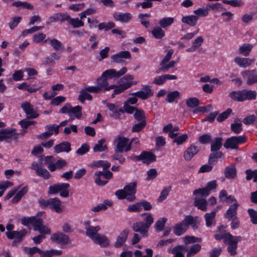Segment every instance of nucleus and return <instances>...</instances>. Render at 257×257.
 I'll list each match as a JSON object with an SVG mask.
<instances>
[{
    "instance_id": "obj_15",
    "label": "nucleus",
    "mask_w": 257,
    "mask_h": 257,
    "mask_svg": "<svg viewBox=\"0 0 257 257\" xmlns=\"http://www.w3.org/2000/svg\"><path fill=\"white\" fill-rule=\"evenodd\" d=\"M83 224L86 230V235L92 239L95 236V235L98 234L97 233L100 229L99 226H91L90 225V221L87 220L84 221Z\"/></svg>"
},
{
    "instance_id": "obj_55",
    "label": "nucleus",
    "mask_w": 257,
    "mask_h": 257,
    "mask_svg": "<svg viewBox=\"0 0 257 257\" xmlns=\"http://www.w3.org/2000/svg\"><path fill=\"white\" fill-rule=\"evenodd\" d=\"M186 103L188 107L194 108L199 105V100L196 97H191L186 100Z\"/></svg>"
},
{
    "instance_id": "obj_7",
    "label": "nucleus",
    "mask_w": 257,
    "mask_h": 257,
    "mask_svg": "<svg viewBox=\"0 0 257 257\" xmlns=\"http://www.w3.org/2000/svg\"><path fill=\"white\" fill-rule=\"evenodd\" d=\"M246 140L247 138L244 136L232 137L226 139L223 146L226 149H237L238 145L245 143Z\"/></svg>"
},
{
    "instance_id": "obj_64",
    "label": "nucleus",
    "mask_w": 257,
    "mask_h": 257,
    "mask_svg": "<svg viewBox=\"0 0 257 257\" xmlns=\"http://www.w3.org/2000/svg\"><path fill=\"white\" fill-rule=\"evenodd\" d=\"M198 141L202 144H208L211 141V136L209 134L203 135L199 137Z\"/></svg>"
},
{
    "instance_id": "obj_46",
    "label": "nucleus",
    "mask_w": 257,
    "mask_h": 257,
    "mask_svg": "<svg viewBox=\"0 0 257 257\" xmlns=\"http://www.w3.org/2000/svg\"><path fill=\"white\" fill-rule=\"evenodd\" d=\"M49 43L55 51H62L64 50L63 44L58 40L53 39L49 40Z\"/></svg>"
},
{
    "instance_id": "obj_33",
    "label": "nucleus",
    "mask_w": 257,
    "mask_h": 257,
    "mask_svg": "<svg viewBox=\"0 0 257 257\" xmlns=\"http://www.w3.org/2000/svg\"><path fill=\"white\" fill-rule=\"evenodd\" d=\"M252 48L253 46L251 44L249 43H244L239 47V53L244 56H247L249 55Z\"/></svg>"
},
{
    "instance_id": "obj_43",
    "label": "nucleus",
    "mask_w": 257,
    "mask_h": 257,
    "mask_svg": "<svg viewBox=\"0 0 257 257\" xmlns=\"http://www.w3.org/2000/svg\"><path fill=\"white\" fill-rule=\"evenodd\" d=\"M112 204V203L111 201L108 200H105L103 202V203L99 204L94 207L92 208V211L93 212H98L100 210H105L107 209V206H110Z\"/></svg>"
},
{
    "instance_id": "obj_34",
    "label": "nucleus",
    "mask_w": 257,
    "mask_h": 257,
    "mask_svg": "<svg viewBox=\"0 0 257 257\" xmlns=\"http://www.w3.org/2000/svg\"><path fill=\"white\" fill-rule=\"evenodd\" d=\"M194 205L202 211L207 210V202L206 199L195 197L194 200Z\"/></svg>"
},
{
    "instance_id": "obj_27",
    "label": "nucleus",
    "mask_w": 257,
    "mask_h": 257,
    "mask_svg": "<svg viewBox=\"0 0 257 257\" xmlns=\"http://www.w3.org/2000/svg\"><path fill=\"white\" fill-rule=\"evenodd\" d=\"M96 83L100 89L101 92L110 90V85H108V80L103 77L102 75L97 78Z\"/></svg>"
},
{
    "instance_id": "obj_62",
    "label": "nucleus",
    "mask_w": 257,
    "mask_h": 257,
    "mask_svg": "<svg viewBox=\"0 0 257 257\" xmlns=\"http://www.w3.org/2000/svg\"><path fill=\"white\" fill-rule=\"evenodd\" d=\"M247 212L250 218V221L253 224H257V212L253 209H248Z\"/></svg>"
},
{
    "instance_id": "obj_26",
    "label": "nucleus",
    "mask_w": 257,
    "mask_h": 257,
    "mask_svg": "<svg viewBox=\"0 0 257 257\" xmlns=\"http://www.w3.org/2000/svg\"><path fill=\"white\" fill-rule=\"evenodd\" d=\"M70 186L68 183H57L53 186H50L49 188V194H56L60 192V190L65 188H69Z\"/></svg>"
},
{
    "instance_id": "obj_42",
    "label": "nucleus",
    "mask_w": 257,
    "mask_h": 257,
    "mask_svg": "<svg viewBox=\"0 0 257 257\" xmlns=\"http://www.w3.org/2000/svg\"><path fill=\"white\" fill-rule=\"evenodd\" d=\"M210 154L208 162L209 164H212L217 159L221 158L223 156V153L219 151H211Z\"/></svg>"
},
{
    "instance_id": "obj_54",
    "label": "nucleus",
    "mask_w": 257,
    "mask_h": 257,
    "mask_svg": "<svg viewBox=\"0 0 257 257\" xmlns=\"http://www.w3.org/2000/svg\"><path fill=\"white\" fill-rule=\"evenodd\" d=\"M146 120H143L139 123L135 124L132 128V132H139L146 125Z\"/></svg>"
},
{
    "instance_id": "obj_53",
    "label": "nucleus",
    "mask_w": 257,
    "mask_h": 257,
    "mask_svg": "<svg viewBox=\"0 0 257 257\" xmlns=\"http://www.w3.org/2000/svg\"><path fill=\"white\" fill-rule=\"evenodd\" d=\"M68 23L72 25L74 28H78L84 26V23L81 20H79L78 18H71L70 17Z\"/></svg>"
},
{
    "instance_id": "obj_59",
    "label": "nucleus",
    "mask_w": 257,
    "mask_h": 257,
    "mask_svg": "<svg viewBox=\"0 0 257 257\" xmlns=\"http://www.w3.org/2000/svg\"><path fill=\"white\" fill-rule=\"evenodd\" d=\"M180 96V93L179 91L176 90L169 93L167 96L166 99V101L168 102L172 103L174 101L175 99Z\"/></svg>"
},
{
    "instance_id": "obj_61",
    "label": "nucleus",
    "mask_w": 257,
    "mask_h": 257,
    "mask_svg": "<svg viewBox=\"0 0 257 257\" xmlns=\"http://www.w3.org/2000/svg\"><path fill=\"white\" fill-rule=\"evenodd\" d=\"M232 112L230 108H228L225 111L220 114L217 118V120L219 122H222L226 119Z\"/></svg>"
},
{
    "instance_id": "obj_40",
    "label": "nucleus",
    "mask_w": 257,
    "mask_h": 257,
    "mask_svg": "<svg viewBox=\"0 0 257 257\" xmlns=\"http://www.w3.org/2000/svg\"><path fill=\"white\" fill-rule=\"evenodd\" d=\"M222 140L221 137L215 138L211 144V151H219L222 146Z\"/></svg>"
},
{
    "instance_id": "obj_25",
    "label": "nucleus",
    "mask_w": 257,
    "mask_h": 257,
    "mask_svg": "<svg viewBox=\"0 0 257 257\" xmlns=\"http://www.w3.org/2000/svg\"><path fill=\"white\" fill-rule=\"evenodd\" d=\"M133 82H126L120 85H110V89H114V94H118L123 92L126 89L131 87Z\"/></svg>"
},
{
    "instance_id": "obj_6",
    "label": "nucleus",
    "mask_w": 257,
    "mask_h": 257,
    "mask_svg": "<svg viewBox=\"0 0 257 257\" xmlns=\"http://www.w3.org/2000/svg\"><path fill=\"white\" fill-rule=\"evenodd\" d=\"M227 237L224 240V242L228 245L227 251L229 253L234 256L236 254V249L238 242L242 240L240 236H233L229 232L227 234Z\"/></svg>"
},
{
    "instance_id": "obj_35",
    "label": "nucleus",
    "mask_w": 257,
    "mask_h": 257,
    "mask_svg": "<svg viewBox=\"0 0 257 257\" xmlns=\"http://www.w3.org/2000/svg\"><path fill=\"white\" fill-rule=\"evenodd\" d=\"M236 175V170L232 165L226 167L224 170V175L227 179L234 178Z\"/></svg>"
},
{
    "instance_id": "obj_23",
    "label": "nucleus",
    "mask_w": 257,
    "mask_h": 257,
    "mask_svg": "<svg viewBox=\"0 0 257 257\" xmlns=\"http://www.w3.org/2000/svg\"><path fill=\"white\" fill-rule=\"evenodd\" d=\"M185 251L187 252L186 257H192L197 254L201 249V246L199 244H194L189 247L184 245Z\"/></svg>"
},
{
    "instance_id": "obj_4",
    "label": "nucleus",
    "mask_w": 257,
    "mask_h": 257,
    "mask_svg": "<svg viewBox=\"0 0 257 257\" xmlns=\"http://www.w3.org/2000/svg\"><path fill=\"white\" fill-rule=\"evenodd\" d=\"M40 206L43 208H49L57 213H61L64 210L62 201L57 197L50 198L48 200L40 199L38 201Z\"/></svg>"
},
{
    "instance_id": "obj_57",
    "label": "nucleus",
    "mask_w": 257,
    "mask_h": 257,
    "mask_svg": "<svg viewBox=\"0 0 257 257\" xmlns=\"http://www.w3.org/2000/svg\"><path fill=\"white\" fill-rule=\"evenodd\" d=\"M167 219L165 217L160 218L156 221L155 225L156 230L157 231H160L163 230L165 226V223L166 222Z\"/></svg>"
},
{
    "instance_id": "obj_16",
    "label": "nucleus",
    "mask_w": 257,
    "mask_h": 257,
    "mask_svg": "<svg viewBox=\"0 0 257 257\" xmlns=\"http://www.w3.org/2000/svg\"><path fill=\"white\" fill-rule=\"evenodd\" d=\"M51 239L52 241L62 245L67 244L70 241L68 236L59 232L53 234L51 236Z\"/></svg>"
},
{
    "instance_id": "obj_37",
    "label": "nucleus",
    "mask_w": 257,
    "mask_h": 257,
    "mask_svg": "<svg viewBox=\"0 0 257 257\" xmlns=\"http://www.w3.org/2000/svg\"><path fill=\"white\" fill-rule=\"evenodd\" d=\"M91 168L102 167L103 170H106L110 166V163L106 161H93L90 164Z\"/></svg>"
},
{
    "instance_id": "obj_13",
    "label": "nucleus",
    "mask_w": 257,
    "mask_h": 257,
    "mask_svg": "<svg viewBox=\"0 0 257 257\" xmlns=\"http://www.w3.org/2000/svg\"><path fill=\"white\" fill-rule=\"evenodd\" d=\"M131 58V54L128 51H122L115 55H112L110 57L111 63H122L124 62V59H130Z\"/></svg>"
},
{
    "instance_id": "obj_50",
    "label": "nucleus",
    "mask_w": 257,
    "mask_h": 257,
    "mask_svg": "<svg viewBox=\"0 0 257 257\" xmlns=\"http://www.w3.org/2000/svg\"><path fill=\"white\" fill-rule=\"evenodd\" d=\"M87 91L85 90H82L80 91V94L78 96L79 100L83 103L85 100H91L92 99V96L90 94L88 93Z\"/></svg>"
},
{
    "instance_id": "obj_18",
    "label": "nucleus",
    "mask_w": 257,
    "mask_h": 257,
    "mask_svg": "<svg viewBox=\"0 0 257 257\" xmlns=\"http://www.w3.org/2000/svg\"><path fill=\"white\" fill-rule=\"evenodd\" d=\"M199 148L193 144L191 145L184 153V158L185 160H190L193 156L199 151Z\"/></svg>"
},
{
    "instance_id": "obj_51",
    "label": "nucleus",
    "mask_w": 257,
    "mask_h": 257,
    "mask_svg": "<svg viewBox=\"0 0 257 257\" xmlns=\"http://www.w3.org/2000/svg\"><path fill=\"white\" fill-rule=\"evenodd\" d=\"M12 6L16 7H22L24 8L27 9L28 10H32L33 9V6L31 4H29L26 2H21L17 1L12 3Z\"/></svg>"
},
{
    "instance_id": "obj_32",
    "label": "nucleus",
    "mask_w": 257,
    "mask_h": 257,
    "mask_svg": "<svg viewBox=\"0 0 257 257\" xmlns=\"http://www.w3.org/2000/svg\"><path fill=\"white\" fill-rule=\"evenodd\" d=\"M254 60H252L246 58H240L236 57L234 59V61L240 67L246 68L250 65L253 62Z\"/></svg>"
},
{
    "instance_id": "obj_45",
    "label": "nucleus",
    "mask_w": 257,
    "mask_h": 257,
    "mask_svg": "<svg viewBox=\"0 0 257 257\" xmlns=\"http://www.w3.org/2000/svg\"><path fill=\"white\" fill-rule=\"evenodd\" d=\"M184 245L175 246L172 250V253L175 255V257H184L182 252L185 251Z\"/></svg>"
},
{
    "instance_id": "obj_17",
    "label": "nucleus",
    "mask_w": 257,
    "mask_h": 257,
    "mask_svg": "<svg viewBox=\"0 0 257 257\" xmlns=\"http://www.w3.org/2000/svg\"><path fill=\"white\" fill-rule=\"evenodd\" d=\"M95 176V182L98 185L103 186L105 185L107 181H102L100 179V176H103L105 178L109 179L112 177V173L110 171H105L104 172H98L94 174Z\"/></svg>"
},
{
    "instance_id": "obj_31",
    "label": "nucleus",
    "mask_w": 257,
    "mask_h": 257,
    "mask_svg": "<svg viewBox=\"0 0 257 257\" xmlns=\"http://www.w3.org/2000/svg\"><path fill=\"white\" fill-rule=\"evenodd\" d=\"M198 20V17L197 16L188 15L182 17V22L190 27H193L197 24Z\"/></svg>"
},
{
    "instance_id": "obj_28",
    "label": "nucleus",
    "mask_w": 257,
    "mask_h": 257,
    "mask_svg": "<svg viewBox=\"0 0 257 257\" xmlns=\"http://www.w3.org/2000/svg\"><path fill=\"white\" fill-rule=\"evenodd\" d=\"M141 155L143 163L147 165L156 161V156L151 152L143 151Z\"/></svg>"
},
{
    "instance_id": "obj_24",
    "label": "nucleus",
    "mask_w": 257,
    "mask_h": 257,
    "mask_svg": "<svg viewBox=\"0 0 257 257\" xmlns=\"http://www.w3.org/2000/svg\"><path fill=\"white\" fill-rule=\"evenodd\" d=\"M239 206L238 203L233 204L231 205L229 208L224 214V217L228 220H231V218L237 216V209Z\"/></svg>"
},
{
    "instance_id": "obj_9",
    "label": "nucleus",
    "mask_w": 257,
    "mask_h": 257,
    "mask_svg": "<svg viewBox=\"0 0 257 257\" xmlns=\"http://www.w3.org/2000/svg\"><path fill=\"white\" fill-rule=\"evenodd\" d=\"M31 168L35 171L37 175L43 177L45 179H48L50 177L48 171L42 166V159H40L38 162H33Z\"/></svg>"
},
{
    "instance_id": "obj_1",
    "label": "nucleus",
    "mask_w": 257,
    "mask_h": 257,
    "mask_svg": "<svg viewBox=\"0 0 257 257\" xmlns=\"http://www.w3.org/2000/svg\"><path fill=\"white\" fill-rule=\"evenodd\" d=\"M197 217H193L191 215H187L182 222L176 224L174 228V233L180 236L183 234L188 229L189 225H191L194 229L198 227L199 222L197 221Z\"/></svg>"
},
{
    "instance_id": "obj_41",
    "label": "nucleus",
    "mask_w": 257,
    "mask_h": 257,
    "mask_svg": "<svg viewBox=\"0 0 257 257\" xmlns=\"http://www.w3.org/2000/svg\"><path fill=\"white\" fill-rule=\"evenodd\" d=\"M163 28L160 26H156L152 31V34L156 39H161L165 35Z\"/></svg>"
},
{
    "instance_id": "obj_8",
    "label": "nucleus",
    "mask_w": 257,
    "mask_h": 257,
    "mask_svg": "<svg viewBox=\"0 0 257 257\" xmlns=\"http://www.w3.org/2000/svg\"><path fill=\"white\" fill-rule=\"evenodd\" d=\"M15 128H4L0 130V142H10L12 140H17L19 134L15 133Z\"/></svg>"
},
{
    "instance_id": "obj_56",
    "label": "nucleus",
    "mask_w": 257,
    "mask_h": 257,
    "mask_svg": "<svg viewBox=\"0 0 257 257\" xmlns=\"http://www.w3.org/2000/svg\"><path fill=\"white\" fill-rule=\"evenodd\" d=\"M135 118L138 121H141L143 120H146V117L144 111L142 109L136 108V111L134 114Z\"/></svg>"
},
{
    "instance_id": "obj_21",
    "label": "nucleus",
    "mask_w": 257,
    "mask_h": 257,
    "mask_svg": "<svg viewBox=\"0 0 257 257\" xmlns=\"http://www.w3.org/2000/svg\"><path fill=\"white\" fill-rule=\"evenodd\" d=\"M128 142L129 139L125 137L118 136L115 140L116 146L115 151L122 153L124 151L125 147L128 144Z\"/></svg>"
},
{
    "instance_id": "obj_48",
    "label": "nucleus",
    "mask_w": 257,
    "mask_h": 257,
    "mask_svg": "<svg viewBox=\"0 0 257 257\" xmlns=\"http://www.w3.org/2000/svg\"><path fill=\"white\" fill-rule=\"evenodd\" d=\"M28 189L27 186L23 187L14 196L12 199L13 203L19 202L21 198L28 192Z\"/></svg>"
},
{
    "instance_id": "obj_5",
    "label": "nucleus",
    "mask_w": 257,
    "mask_h": 257,
    "mask_svg": "<svg viewBox=\"0 0 257 257\" xmlns=\"http://www.w3.org/2000/svg\"><path fill=\"white\" fill-rule=\"evenodd\" d=\"M256 92L254 90L243 89L239 91H233L229 96L235 101L243 102L245 100H254L256 98Z\"/></svg>"
},
{
    "instance_id": "obj_2",
    "label": "nucleus",
    "mask_w": 257,
    "mask_h": 257,
    "mask_svg": "<svg viewBox=\"0 0 257 257\" xmlns=\"http://www.w3.org/2000/svg\"><path fill=\"white\" fill-rule=\"evenodd\" d=\"M137 186L136 182H131L125 186L123 189L116 191L115 194L119 199L125 198L129 201H133L136 199L135 194L137 192Z\"/></svg>"
},
{
    "instance_id": "obj_29",
    "label": "nucleus",
    "mask_w": 257,
    "mask_h": 257,
    "mask_svg": "<svg viewBox=\"0 0 257 257\" xmlns=\"http://www.w3.org/2000/svg\"><path fill=\"white\" fill-rule=\"evenodd\" d=\"M129 231L127 229H124L120 233L116 239L114 246L116 247L121 246L126 240Z\"/></svg>"
},
{
    "instance_id": "obj_10",
    "label": "nucleus",
    "mask_w": 257,
    "mask_h": 257,
    "mask_svg": "<svg viewBox=\"0 0 257 257\" xmlns=\"http://www.w3.org/2000/svg\"><path fill=\"white\" fill-rule=\"evenodd\" d=\"M27 232V230L23 229L20 231H7L6 234L9 239H14L13 245H14L22 241Z\"/></svg>"
},
{
    "instance_id": "obj_52",
    "label": "nucleus",
    "mask_w": 257,
    "mask_h": 257,
    "mask_svg": "<svg viewBox=\"0 0 257 257\" xmlns=\"http://www.w3.org/2000/svg\"><path fill=\"white\" fill-rule=\"evenodd\" d=\"M92 240L100 245H106L108 244V240L107 238L105 236H100L98 234L95 235Z\"/></svg>"
},
{
    "instance_id": "obj_22",
    "label": "nucleus",
    "mask_w": 257,
    "mask_h": 257,
    "mask_svg": "<svg viewBox=\"0 0 257 257\" xmlns=\"http://www.w3.org/2000/svg\"><path fill=\"white\" fill-rule=\"evenodd\" d=\"M255 72L254 70H246L242 72L243 77H247L246 84L248 85H251L254 83H257V75H253Z\"/></svg>"
},
{
    "instance_id": "obj_20",
    "label": "nucleus",
    "mask_w": 257,
    "mask_h": 257,
    "mask_svg": "<svg viewBox=\"0 0 257 257\" xmlns=\"http://www.w3.org/2000/svg\"><path fill=\"white\" fill-rule=\"evenodd\" d=\"M113 17L116 21L122 23H127L132 18V15L129 13L116 12L113 14Z\"/></svg>"
},
{
    "instance_id": "obj_11",
    "label": "nucleus",
    "mask_w": 257,
    "mask_h": 257,
    "mask_svg": "<svg viewBox=\"0 0 257 257\" xmlns=\"http://www.w3.org/2000/svg\"><path fill=\"white\" fill-rule=\"evenodd\" d=\"M126 67H122L120 70L117 71L115 69H110L104 71L101 75L105 78L107 80L112 79L113 78H119L127 72Z\"/></svg>"
},
{
    "instance_id": "obj_12",
    "label": "nucleus",
    "mask_w": 257,
    "mask_h": 257,
    "mask_svg": "<svg viewBox=\"0 0 257 257\" xmlns=\"http://www.w3.org/2000/svg\"><path fill=\"white\" fill-rule=\"evenodd\" d=\"M32 225L34 230L39 231L41 233L50 234L51 230L43 224L42 219L34 216Z\"/></svg>"
},
{
    "instance_id": "obj_3",
    "label": "nucleus",
    "mask_w": 257,
    "mask_h": 257,
    "mask_svg": "<svg viewBox=\"0 0 257 257\" xmlns=\"http://www.w3.org/2000/svg\"><path fill=\"white\" fill-rule=\"evenodd\" d=\"M146 215V217L144 219L145 222L139 221L136 222L132 225V228L135 232H140L144 236H148V230L154 222V218L151 214L147 213L143 214L142 215Z\"/></svg>"
},
{
    "instance_id": "obj_60",
    "label": "nucleus",
    "mask_w": 257,
    "mask_h": 257,
    "mask_svg": "<svg viewBox=\"0 0 257 257\" xmlns=\"http://www.w3.org/2000/svg\"><path fill=\"white\" fill-rule=\"evenodd\" d=\"M194 14L198 17V18L199 17H206L208 15V8L207 7L206 8H198L194 11Z\"/></svg>"
},
{
    "instance_id": "obj_44",
    "label": "nucleus",
    "mask_w": 257,
    "mask_h": 257,
    "mask_svg": "<svg viewBox=\"0 0 257 257\" xmlns=\"http://www.w3.org/2000/svg\"><path fill=\"white\" fill-rule=\"evenodd\" d=\"M82 107L79 105L75 107L71 106L69 116L74 115L77 118H81L82 116Z\"/></svg>"
},
{
    "instance_id": "obj_19",
    "label": "nucleus",
    "mask_w": 257,
    "mask_h": 257,
    "mask_svg": "<svg viewBox=\"0 0 257 257\" xmlns=\"http://www.w3.org/2000/svg\"><path fill=\"white\" fill-rule=\"evenodd\" d=\"M21 107L29 118H35L38 116L30 103L25 102L21 104Z\"/></svg>"
},
{
    "instance_id": "obj_30",
    "label": "nucleus",
    "mask_w": 257,
    "mask_h": 257,
    "mask_svg": "<svg viewBox=\"0 0 257 257\" xmlns=\"http://www.w3.org/2000/svg\"><path fill=\"white\" fill-rule=\"evenodd\" d=\"M70 146V144L69 142H62L54 147L55 152L56 153H59L62 152H69L71 150Z\"/></svg>"
},
{
    "instance_id": "obj_63",
    "label": "nucleus",
    "mask_w": 257,
    "mask_h": 257,
    "mask_svg": "<svg viewBox=\"0 0 257 257\" xmlns=\"http://www.w3.org/2000/svg\"><path fill=\"white\" fill-rule=\"evenodd\" d=\"M171 189V186L165 188L161 192L160 196L158 199L159 202H162L168 196L169 192Z\"/></svg>"
},
{
    "instance_id": "obj_14",
    "label": "nucleus",
    "mask_w": 257,
    "mask_h": 257,
    "mask_svg": "<svg viewBox=\"0 0 257 257\" xmlns=\"http://www.w3.org/2000/svg\"><path fill=\"white\" fill-rule=\"evenodd\" d=\"M143 91H137L131 93V95L138 97L143 100L147 99L149 97L153 95L152 90L149 85H143Z\"/></svg>"
},
{
    "instance_id": "obj_58",
    "label": "nucleus",
    "mask_w": 257,
    "mask_h": 257,
    "mask_svg": "<svg viewBox=\"0 0 257 257\" xmlns=\"http://www.w3.org/2000/svg\"><path fill=\"white\" fill-rule=\"evenodd\" d=\"M127 211L130 212H139L142 210L140 203L137 202L135 204H130L127 208Z\"/></svg>"
},
{
    "instance_id": "obj_36",
    "label": "nucleus",
    "mask_w": 257,
    "mask_h": 257,
    "mask_svg": "<svg viewBox=\"0 0 257 257\" xmlns=\"http://www.w3.org/2000/svg\"><path fill=\"white\" fill-rule=\"evenodd\" d=\"M105 140L102 139L99 140L97 144H96L93 148V151L94 152H102L107 151V146L105 144Z\"/></svg>"
},
{
    "instance_id": "obj_49",
    "label": "nucleus",
    "mask_w": 257,
    "mask_h": 257,
    "mask_svg": "<svg viewBox=\"0 0 257 257\" xmlns=\"http://www.w3.org/2000/svg\"><path fill=\"white\" fill-rule=\"evenodd\" d=\"M115 25L113 22H108V23H101L98 25V28L99 30H104L107 31L112 28L115 27Z\"/></svg>"
},
{
    "instance_id": "obj_47",
    "label": "nucleus",
    "mask_w": 257,
    "mask_h": 257,
    "mask_svg": "<svg viewBox=\"0 0 257 257\" xmlns=\"http://www.w3.org/2000/svg\"><path fill=\"white\" fill-rule=\"evenodd\" d=\"M215 215V211H213L211 213H207L205 214L204 217L206 221V225L207 227H209L212 224Z\"/></svg>"
},
{
    "instance_id": "obj_39",
    "label": "nucleus",
    "mask_w": 257,
    "mask_h": 257,
    "mask_svg": "<svg viewBox=\"0 0 257 257\" xmlns=\"http://www.w3.org/2000/svg\"><path fill=\"white\" fill-rule=\"evenodd\" d=\"M231 130L235 134H239L242 130V123L240 122V120L236 118L234 119V122L230 125Z\"/></svg>"
},
{
    "instance_id": "obj_38",
    "label": "nucleus",
    "mask_w": 257,
    "mask_h": 257,
    "mask_svg": "<svg viewBox=\"0 0 257 257\" xmlns=\"http://www.w3.org/2000/svg\"><path fill=\"white\" fill-rule=\"evenodd\" d=\"M174 22V19L172 17H164L159 20V24L160 26L165 29L171 25Z\"/></svg>"
}]
</instances>
